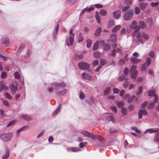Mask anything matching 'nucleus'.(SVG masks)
I'll return each instance as SVG.
<instances>
[{
  "instance_id": "31",
  "label": "nucleus",
  "mask_w": 159,
  "mask_h": 159,
  "mask_svg": "<svg viewBox=\"0 0 159 159\" xmlns=\"http://www.w3.org/2000/svg\"><path fill=\"white\" fill-rule=\"evenodd\" d=\"M99 41H97L94 44L93 48V50H96L99 47Z\"/></svg>"
},
{
  "instance_id": "45",
  "label": "nucleus",
  "mask_w": 159,
  "mask_h": 159,
  "mask_svg": "<svg viewBox=\"0 0 159 159\" xmlns=\"http://www.w3.org/2000/svg\"><path fill=\"white\" fill-rule=\"evenodd\" d=\"M14 77L15 79H19L20 77V75L18 72H15L14 74Z\"/></svg>"
},
{
  "instance_id": "38",
  "label": "nucleus",
  "mask_w": 159,
  "mask_h": 159,
  "mask_svg": "<svg viewBox=\"0 0 159 159\" xmlns=\"http://www.w3.org/2000/svg\"><path fill=\"white\" fill-rule=\"evenodd\" d=\"M115 24V22L113 20H111L110 21L108 24V28H111Z\"/></svg>"
},
{
  "instance_id": "12",
  "label": "nucleus",
  "mask_w": 159,
  "mask_h": 159,
  "mask_svg": "<svg viewBox=\"0 0 159 159\" xmlns=\"http://www.w3.org/2000/svg\"><path fill=\"white\" fill-rule=\"evenodd\" d=\"M82 77L84 79L90 80L91 79L92 76L89 73H84L82 74Z\"/></svg>"
},
{
  "instance_id": "46",
  "label": "nucleus",
  "mask_w": 159,
  "mask_h": 159,
  "mask_svg": "<svg viewBox=\"0 0 159 159\" xmlns=\"http://www.w3.org/2000/svg\"><path fill=\"white\" fill-rule=\"evenodd\" d=\"M71 151L73 152H77L81 150L80 148H79L73 147L71 148Z\"/></svg>"
},
{
  "instance_id": "17",
  "label": "nucleus",
  "mask_w": 159,
  "mask_h": 159,
  "mask_svg": "<svg viewBox=\"0 0 159 159\" xmlns=\"http://www.w3.org/2000/svg\"><path fill=\"white\" fill-rule=\"evenodd\" d=\"M157 131L158 130L157 129H150L146 130L144 132V134H145L148 132H149L150 134H152L153 133H157Z\"/></svg>"
},
{
  "instance_id": "58",
  "label": "nucleus",
  "mask_w": 159,
  "mask_h": 159,
  "mask_svg": "<svg viewBox=\"0 0 159 159\" xmlns=\"http://www.w3.org/2000/svg\"><path fill=\"white\" fill-rule=\"evenodd\" d=\"M5 96L8 99H11V96L10 95V94L8 93H5Z\"/></svg>"
},
{
  "instance_id": "33",
  "label": "nucleus",
  "mask_w": 159,
  "mask_h": 159,
  "mask_svg": "<svg viewBox=\"0 0 159 159\" xmlns=\"http://www.w3.org/2000/svg\"><path fill=\"white\" fill-rule=\"evenodd\" d=\"M101 53L100 52L96 51L94 53L93 56L95 57L98 58L101 56Z\"/></svg>"
},
{
  "instance_id": "24",
  "label": "nucleus",
  "mask_w": 159,
  "mask_h": 159,
  "mask_svg": "<svg viewBox=\"0 0 159 159\" xmlns=\"http://www.w3.org/2000/svg\"><path fill=\"white\" fill-rule=\"evenodd\" d=\"M106 120L108 121H111L113 123L115 122V120L112 116H109L106 118Z\"/></svg>"
},
{
  "instance_id": "41",
  "label": "nucleus",
  "mask_w": 159,
  "mask_h": 159,
  "mask_svg": "<svg viewBox=\"0 0 159 159\" xmlns=\"http://www.w3.org/2000/svg\"><path fill=\"white\" fill-rule=\"evenodd\" d=\"M9 39L8 37H3L2 39V41L4 43H6L9 41Z\"/></svg>"
},
{
  "instance_id": "53",
  "label": "nucleus",
  "mask_w": 159,
  "mask_h": 159,
  "mask_svg": "<svg viewBox=\"0 0 159 159\" xmlns=\"http://www.w3.org/2000/svg\"><path fill=\"white\" fill-rule=\"evenodd\" d=\"M140 11V10L139 7H136L135 8V13L136 15L139 14Z\"/></svg>"
},
{
  "instance_id": "23",
  "label": "nucleus",
  "mask_w": 159,
  "mask_h": 159,
  "mask_svg": "<svg viewBox=\"0 0 159 159\" xmlns=\"http://www.w3.org/2000/svg\"><path fill=\"white\" fill-rule=\"evenodd\" d=\"M154 141L157 143H159V132L156 134L154 136Z\"/></svg>"
},
{
  "instance_id": "48",
  "label": "nucleus",
  "mask_w": 159,
  "mask_h": 159,
  "mask_svg": "<svg viewBox=\"0 0 159 159\" xmlns=\"http://www.w3.org/2000/svg\"><path fill=\"white\" fill-rule=\"evenodd\" d=\"M59 24H57L56 26V29H55V31L54 32V35H53L54 38H55V34L56 35L57 34V33L59 30Z\"/></svg>"
},
{
  "instance_id": "40",
  "label": "nucleus",
  "mask_w": 159,
  "mask_h": 159,
  "mask_svg": "<svg viewBox=\"0 0 159 159\" xmlns=\"http://www.w3.org/2000/svg\"><path fill=\"white\" fill-rule=\"evenodd\" d=\"M8 89V87L5 85L3 86H0V91H5L7 90Z\"/></svg>"
},
{
  "instance_id": "61",
  "label": "nucleus",
  "mask_w": 159,
  "mask_h": 159,
  "mask_svg": "<svg viewBox=\"0 0 159 159\" xmlns=\"http://www.w3.org/2000/svg\"><path fill=\"white\" fill-rule=\"evenodd\" d=\"M129 72V70L127 68H125L123 71V73L124 75L127 76Z\"/></svg>"
},
{
  "instance_id": "34",
  "label": "nucleus",
  "mask_w": 159,
  "mask_h": 159,
  "mask_svg": "<svg viewBox=\"0 0 159 159\" xmlns=\"http://www.w3.org/2000/svg\"><path fill=\"white\" fill-rule=\"evenodd\" d=\"M92 41L90 39H87L86 41L87 47L88 48H89L91 46L92 44Z\"/></svg>"
},
{
  "instance_id": "55",
  "label": "nucleus",
  "mask_w": 159,
  "mask_h": 159,
  "mask_svg": "<svg viewBox=\"0 0 159 159\" xmlns=\"http://www.w3.org/2000/svg\"><path fill=\"white\" fill-rule=\"evenodd\" d=\"M135 98V96L133 95L131 97L129 98L128 100V102L129 103H131Z\"/></svg>"
},
{
  "instance_id": "7",
  "label": "nucleus",
  "mask_w": 159,
  "mask_h": 159,
  "mask_svg": "<svg viewBox=\"0 0 159 159\" xmlns=\"http://www.w3.org/2000/svg\"><path fill=\"white\" fill-rule=\"evenodd\" d=\"M133 12L132 11H130L125 12L124 16V18L126 20H129L132 18Z\"/></svg>"
},
{
  "instance_id": "4",
  "label": "nucleus",
  "mask_w": 159,
  "mask_h": 159,
  "mask_svg": "<svg viewBox=\"0 0 159 159\" xmlns=\"http://www.w3.org/2000/svg\"><path fill=\"white\" fill-rule=\"evenodd\" d=\"M136 66L133 65L131 67L130 73L131 74V78L133 80H135L138 76V71L136 70Z\"/></svg>"
},
{
  "instance_id": "32",
  "label": "nucleus",
  "mask_w": 159,
  "mask_h": 159,
  "mask_svg": "<svg viewBox=\"0 0 159 159\" xmlns=\"http://www.w3.org/2000/svg\"><path fill=\"white\" fill-rule=\"evenodd\" d=\"M147 23L149 28L151 27L152 24V19L151 18L148 19L147 20Z\"/></svg>"
},
{
  "instance_id": "57",
  "label": "nucleus",
  "mask_w": 159,
  "mask_h": 159,
  "mask_svg": "<svg viewBox=\"0 0 159 159\" xmlns=\"http://www.w3.org/2000/svg\"><path fill=\"white\" fill-rule=\"evenodd\" d=\"M148 104V102L147 101L145 102L142 103L141 105V107L142 108H144L147 106Z\"/></svg>"
},
{
  "instance_id": "8",
  "label": "nucleus",
  "mask_w": 159,
  "mask_h": 159,
  "mask_svg": "<svg viewBox=\"0 0 159 159\" xmlns=\"http://www.w3.org/2000/svg\"><path fill=\"white\" fill-rule=\"evenodd\" d=\"M155 91L154 90H149L148 91V93L149 96L151 97L153 96L154 99V102H157L158 101V97L157 96L155 93Z\"/></svg>"
},
{
  "instance_id": "26",
  "label": "nucleus",
  "mask_w": 159,
  "mask_h": 159,
  "mask_svg": "<svg viewBox=\"0 0 159 159\" xmlns=\"http://www.w3.org/2000/svg\"><path fill=\"white\" fill-rule=\"evenodd\" d=\"M147 5V3L144 2H141L140 4V7L142 10H144L145 9Z\"/></svg>"
},
{
  "instance_id": "50",
  "label": "nucleus",
  "mask_w": 159,
  "mask_h": 159,
  "mask_svg": "<svg viewBox=\"0 0 159 159\" xmlns=\"http://www.w3.org/2000/svg\"><path fill=\"white\" fill-rule=\"evenodd\" d=\"M155 54V52L152 51H150L149 53V55L151 57H154Z\"/></svg>"
},
{
  "instance_id": "21",
  "label": "nucleus",
  "mask_w": 159,
  "mask_h": 159,
  "mask_svg": "<svg viewBox=\"0 0 159 159\" xmlns=\"http://www.w3.org/2000/svg\"><path fill=\"white\" fill-rule=\"evenodd\" d=\"M110 39L112 42H115L117 40V35L115 34H113L110 36Z\"/></svg>"
},
{
  "instance_id": "60",
  "label": "nucleus",
  "mask_w": 159,
  "mask_h": 159,
  "mask_svg": "<svg viewBox=\"0 0 159 159\" xmlns=\"http://www.w3.org/2000/svg\"><path fill=\"white\" fill-rule=\"evenodd\" d=\"M7 75V74L6 72L5 71H2L1 75V77L2 79H4L6 77Z\"/></svg>"
},
{
  "instance_id": "30",
  "label": "nucleus",
  "mask_w": 159,
  "mask_h": 159,
  "mask_svg": "<svg viewBox=\"0 0 159 159\" xmlns=\"http://www.w3.org/2000/svg\"><path fill=\"white\" fill-rule=\"evenodd\" d=\"M111 48L110 45L107 43L105 44L103 46V49L104 50L106 51L109 50Z\"/></svg>"
},
{
  "instance_id": "25",
  "label": "nucleus",
  "mask_w": 159,
  "mask_h": 159,
  "mask_svg": "<svg viewBox=\"0 0 159 159\" xmlns=\"http://www.w3.org/2000/svg\"><path fill=\"white\" fill-rule=\"evenodd\" d=\"M94 136L95 139L96 138L101 142H102L104 139V138L100 135L95 134L94 135Z\"/></svg>"
},
{
  "instance_id": "39",
  "label": "nucleus",
  "mask_w": 159,
  "mask_h": 159,
  "mask_svg": "<svg viewBox=\"0 0 159 159\" xmlns=\"http://www.w3.org/2000/svg\"><path fill=\"white\" fill-rule=\"evenodd\" d=\"M99 13L101 15L105 16L107 14V11L104 9H101L100 10Z\"/></svg>"
},
{
  "instance_id": "35",
  "label": "nucleus",
  "mask_w": 159,
  "mask_h": 159,
  "mask_svg": "<svg viewBox=\"0 0 159 159\" xmlns=\"http://www.w3.org/2000/svg\"><path fill=\"white\" fill-rule=\"evenodd\" d=\"M121 112L124 116L126 115L127 113V109L124 107L121 108Z\"/></svg>"
},
{
  "instance_id": "62",
  "label": "nucleus",
  "mask_w": 159,
  "mask_h": 159,
  "mask_svg": "<svg viewBox=\"0 0 159 159\" xmlns=\"http://www.w3.org/2000/svg\"><path fill=\"white\" fill-rule=\"evenodd\" d=\"M120 91V90L116 88H114L113 89V93L114 94L118 93Z\"/></svg>"
},
{
  "instance_id": "42",
  "label": "nucleus",
  "mask_w": 159,
  "mask_h": 159,
  "mask_svg": "<svg viewBox=\"0 0 159 159\" xmlns=\"http://www.w3.org/2000/svg\"><path fill=\"white\" fill-rule=\"evenodd\" d=\"M25 46L24 44H21L17 51V53H19L20 52L22 49L24 48Z\"/></svg>"
},
{
  "instance_id": "54",
  "label": "nucleus",
  "mask_w": 159,
  "mask_h": 159,
  "mask_svg": "<svg viewBox=\"0 0 159 159\" xmlns=\"http://www.w3.org/2000/svg\"><path fill=\"white\" fill-rule=\"evenodd\" d=\"M110 109L112 111L116 113L117 112V108L116 106H111L110 107Z\"/></svg>"
},
{
  "instance_id": "52",
  "label": "nucleus",
  "mask_w": 159,
  "mask_h": 159,
  "mask_svg": "<svg viewBox=\"0 0 159 159\" xmlns=\"http://www.w3.org/2000/svg\"><path fill=\"white\" fill-rule=\"evenodd\" d=\"M16 121L15 120L10 121L7 125V127L11 126L15 124Z\"/></svg>"
},
{
  "instance_id": "18",
  "label": "nucleus",
  "mask_w": 159,
  "mask_h": 159,
  "mask_svg": "<svg viewBox=\"0 0 159 159\" xmlns=\"http://www.w3.org/2000/svg\"><path fill=\"white\" fill-rule=\"evenodd\" d=\"M137 27V23L135 21H133L131 24L130 25L129 27L131 29H135Z\"/></svg>"
},
{
  "instance_id": "47",
  "label": "nucleus",
  "mask_w": 159,
  "mask_h": 159,
  "mask_svg": "<svg viewBox=\"0 0 159 159\" xmlns=\"http://www.w3.org/2000/svg\"><path fill=\"white\" fill-rule=\"evenodd\" d=\"M147 66H148L146 63L144 64L142 66L141 68V71H145L146 70L147 68Z\"/></svg>"
},
{
  "instance_id": "5",
  "label": "nucleus",
  "mask_w": 159,
  "mask_h": 159,
  "mask_svg": "<svg viewBox=\"0 0 159 159\" xmlns=\"http://www.w3.org/2000/svg\"><path fill=\"white\" fill-rule=\"evenodd\" d=\"M12 135L11 133H4L0 135V138L4 142H8L11 138Z\"/></svg>"
},
{
  "instance_id": "15",
  "label": "nucleus",
  "mask_w": 159,
  "mask_h": 159,
  "mask_svg": "<svg viewBox=\"0 0 159 159\" xmlns=\"http://www.w3.org/2000/svg\"><path fill=\"white\" fill-rule=\"evenodd\" d=\"M139 27L141 29H143L146 27L145 22L143 20H140L139 21Z\"/></svg>"
},
{
  "instance_id": "10",
  "label": "nucleus",
  "mask_w": 159,
  "mask_h": 159,
  "mask_svg": "<svg viewBox=\"0 0 159 159\" xmlns=\"http://www.w3.org/2000/svg\"><path fill=\"white\" fill-rule=\"evenodd\" d=\"M81 133L85 136L91 138L93 140L95 139L94 136L91 132H89L87 131H83Z\"/></svg>"
},
{
  "instance_id": "49",
  "label": "nucleus",
  "mask_w": 159,
  "mask_h": 159,
  "mask_svg": "<svg viewBox=\"0 0 159 159\" xmlns=\"http://www.w3.org/2000/svg\"><path fill=\"white\" fill-rule=\"evenodd\" d=\"M146 65L147 66H148L151 63V60L150 57H148L146 59Z\"/></svg>"
},
{
  "instance_id": "37",
  "label": "nucleus",
  "mask_w": 159,
  "mask_h": 159,
  "mask_svg": "<svg viewBox=\"0 0 159 159\" xmlns=\"http://www.w3.org/2000/svg\"><path fill=\"white\" fill-rule=\"evenodd\" d=\"M118 80L120 81H121L124 80H127L126 76L124 75H122L119 76Z\"/></svg>"
},
{
  "instance_id": "3",
  "label": "nucleus",
  "mask_w": 159,
  "mask_h": 159,
  "mask_svg": "<svg viewBox=\"0 0 159 159\" xmlns=\"http://www.w3.org/2000/svg\"><path fill=\"white\" fill-rule=\"evenodd\" d=\"M72 30H71L70 31L69 36L66 37V42L67 45L68 46H72L73 45L75 33H72Z\"/></svg>"
},
{
  "instance_id": "22",
  "label": "nucleus",
  "mask_w": 159,
  "mask_h": 159,
  "mask_svg": "<svg viewBox=\"0 0 159 159\" xmlns=\"http://www.w3.org/2000/svg\"><path fill=\"white\" fill-rule=\"evenodd\" d=\"M141 61V59H137L136 57H133L131 59V61L133 64L139 63Z\"/></svg>"
},
{
  "instance_id": "2",
  "label": "nucleus",
  "mask_w": 159,
  "mask_h": 159,
  "mask_svg": "<svg viewBox=\"0 0 159 159\" xmlns=\"http://www.w3.org/2000/svg\"><path fill=\"white\" fill-rule=\"evenodd\" d=\"M143 37L146 40H148L149 39V36L147 33H144L143 32H139L137 36V39L136 40V43H142L143 41Z\"/></svg>"
},
{
  "instance_id": "20",
  "label": "nucleus",
  "mask_w": 159,
  "mask_h": 159,
  "mask_svg": "<svg viewBox=\"0 0 159 159\" xmlns=\"http://www.w3.org/2000/svg\"><path fill=\"white\" fill-rule=\"evenodd\" d=\"M9 150L8 148H6V153L2 157V159H6L9 156Z\"/></svg>"
},
{
  "instance_id": "59",
  "label": "nucleus",
  "mask_w": 159,
  "mask_h": 159,
  "mask_svg": "<svg viewBox=\"0 0 159 159\" xmlns=\"http://www.w3.org/2000/svg\"><path fill=\"white\" fill-rule=\"evenodd\" d=\"M87 144V143L86 142H81L79 146L80 148H83L84 146H86Z\"/></svg>"
},
{
  "instance_id": "64",
  "label": "nucleus",
  "mask_w": 159,
  "mask_h": 159,
  "mask_svg": "<svg viewBox=\"0 0 159 159\" xmlns=\"http://www.w3.org/2000/svg\"><path fill=\"white\" fill-rule=\"evenodd\" d=\"M130 94L129 93H125L122 96L123 99H126L129 97Z\"/></svg>"
},
{
  "instance_id": "43",
  "label": "nucleus",
  "mask_w": 159,
  "mask_h": 159,
  "mask_svg": "<svg viewBox=\"0 0 159 159\" xmlns=\"http://www.w3.org/2000/svg\"><path fill=\"white\" fill-rule=\"evenodd\" d=\"M111 89L110 87H107L104 91V93L105 95H107L109 93Z\"/></svg>"
},
{
  "instance_id": "6",
  "label": "nucleus",
  "mask_w": 159,
  "mask_h": 159,
  "mask_svg": "<svg viewBox=\"0 0 159 159\" xmlns=\"http://www.w3.org/2000/svg\"><path fill=\"white\" fill-rule=\"evenodd\" d=\"M78 65L79 68L83 70L88 69L90 67L89 64L84 62H80Z\"/></svg>"
},
{
  "instance_id": "51",
  "label": "nucleus",
  "mask_w": 159,
  "mask_h": 159,
  "mask_svg": "<svg viewBox=\"0 0 159 159\" xmlns=\"http://www.w3.org/2000/svg\"><path fill=\"white\" fill-rule=\"evenodd\" d=\"M154 102H151L150 103H149L148 106V107L149 109H151L152 108L154 105Z\"/></svg>"
},
{
  "instance_id": "16",
  "label": "nucleus",
  "mask_w": 159,
  "mask_h": 159,
  "mask_svg": "<svg viewBox=\"0 0 159 159\" xmlns=\"http://www.w3.org/2000/svg\"><path fill=\"white\" fill-rule=\"evenodd\" d=\"M102 32V30L101 28L98 27L96 30L94 34V35L95 36H98L101 34Z\"/></svg>"
},
{
  "instance_id": "13",
  "label": "nucleus",
  "mask_w": 159,
  "mask_h": 159,
  "mask_svg": "<svg viewBox=\"0 0 159 159\" xmlns=\"http://www.w3.org/2000/svg\"><path fill=\"white\" fill-rule=\"evenodd\" d=\"M113 14L115 18L118 19L120 16V11L119 10H117L113 13Z\"/></svg>"
},
{
  "instance_id": "56",
  "label": "nucleus",
  "mask_w": 159,
  "mask_h": 159,
  "mask_svg": "<svg viewBox=\"0 0 159 159\" xmlns=\"http://www.w3.org/2000/svg\"><path fill=\"white\" fill-rule=\"evenodd\" d=\"M117 106L118 107H120L124 105V102L122 101L117 102Z\"/></svg>"
},
{
  "instance_id": "36",
  "label": "nucleus",
  "mask_w": 159,
  "mask_h": 159,
  "mask_svg": "<svg viewBox=\"0 0 159 159\" xmlns=\"http://www.w3.org/2000/svg\"><path fill=\"white\" fill-rule=\"evenodd\" d=\"M29 128L30 127L29 126L26 125L22 127L21 128L17 130L20 133L21 131L25 130L26 129H29Z\"/></svg>"
},
{
  "instance_id": "14",
  "label": "nucleus",
  "mask_w": 159,
  "mask_h": 159,
  "mask_svg": "<svg viewBox=\"0 0 159 159\" xmlns=\"http://www.w3.org/2000/svg\"><path fill=\"white\" fill-rule=\"evenodd\" d=\"M20 117L26 120H31L32 119L29 116L24 114H21L20 116Z\"/></svg>"
},
{
  "instance_id": "9",
  "label": "nucleus",
  "mask_w": 159,
  "mask_h": 159,
  "mask_svg": "<svg viewBox=\"0 0 159 159\" xmlns=\"http://www.w3.org/2000/svg\"><path fill=\"white\" fill-rule=\"evenodd\" d=\"M18 86V83L16 81H13L11 83L10 88L12 93H15V91L17 89Z\"/></svg>"
},
{
  "instance_id": "1",
  "label": "nucleus",
  "mask_w": 159,
  "mask_h": 159,
  "mask_svg": "<svg viewBox=\"0 0 159 159\" xmlns=\"http://www.w3.org/2000/svg\"><path fill=\"white\" fill-rule=\"evenodd\" d=\"M52 85L53 86H56L55 89L57 90L56 93L58 95H64L67 93V89H64L62 91L61 89L66 87V84L64 83H58L56 82L53 83Z\"/></svg>"
},
{
  "instance_id": "29",
  "label": "nucleus",
  "mask_w": 159,
  "mask_h": 159,
  "mask_svg": "<svg viewBox=\"0 0 159 159\" xmlns=\"http://www.w3.org/2000/svg\"><path fill=\"white\" fill-rule=\"evenodd\" d=\"M143 86H140L139 87L138 89L136 91V94L137 95L140 94L142 92Z\"/></svg>"
},
{
  "instance_id": "27",
  "label": "nucleus",
  "mask_w": 159,
  "mask_h": 159,
  "mask_svg": "<svg viewBox=\"0 0 159 159\" xmlns=\"http://www.w3.org/2000/svg\"><path fill=\"white\" fill-rule=\"evenodd\" d=\"M121 27V26L120 25H117L114 27L112 30V31L116 32L120 29Z\"/></svg>"
},
{
  "instance_id": "11",
  "label": "nucleus",
  "mask_w": 159,
  "mask_h": 159,
  "mask_svg": "<svg viewBox=\"0 0 159 159\" xmlns=\"http://www.w3.org/2000/svg\"><path fill=\"white\" fill-rule=\"evenodd\" d=\"M147 112L146 110L140 109L138 112V117L139 119H141L143 116V115H147Z\"/></svg>"
},
{
  "instance_id": "28",
  "label": "nucleus",
  "mask_w": 159,
  "mask_h": 159,
  "mask_svg": "<svg viewBox=\"0 0 159 159\" xmlns=\"http://www.w3.org/2000/svg\"><path fill=\"white\" fill-rule=\"evenodd\" d=\"M95 18L98 23L100 24L101 22L100 16L97 11L96 12Z\"/></svg>"
},
{
  "instance_id": "63",
  "label": "nucleus",
  "mask_w": 159,
  "mask_h": 159,
  "mask_svg": "<svg viewBox=\"0 0 159 159\" xmlns=\"http://www.w3.org/2000/svg\"><path fill=\"white\" fill-rule=\"evenodd\" d=\"M2 101L3 104L4 105L7 106L9 105L8 102L7 101L5 100H2Z\"/></svg>"
},
{
  "instance_id": "19",
  "label": "nucleus",
  "mask_w": 159,
  "mask_h": 159,
  "mask_svg": "<svg viewBox=\"0 0 159 159\" xmlns=\"http://www.w3.org/2000/svg\"><path fill=\"white\" fill-rule=\"evenodd\" d=\"M61 107V104H60L57 109L53 112L52 114V116L54 117L55 116L59 111Z\"/></svg>"
},
{
  "instance_id": "44",
  "label": "nucleus",
  "mask_w": 159,
  "mask_h": 159,
  "mask_svg": "<svg viewBox=\"0 0 159 159\" xmlns=\"http://www.w3.org/2000/svg\"><path fill=\"white\" fill-rule=\"evenodd\" d=\"M84 38V37L83 36L82 34L81 33H80L78 38V42H80L83 41Z\"/></svg>"
}]
</instances>
